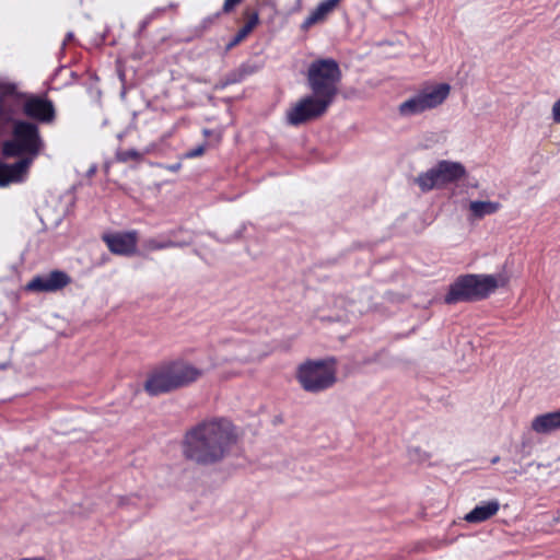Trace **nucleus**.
Instances as JSON below:
<instances>
[{"mask_svg": "<svg viewBox=\"0 0 560 560\" xmlns=\"http://www.w3.org/2000/svg\"><path fill=\"white\" fill-rule=\"evenodd\" d=\"M45 148L37 124L0 110V187L24 182Z\"/></svg>", "mask_w": 560, "mask_h": 560, "instance_id": "f257e3e1", "label": "nucleus"}, {"mask_svg": "<svg viewBox=\"0 0 560 560\" xmlns=\"http://www.w3.org/2000/svg\"><path fill=\"white\" fill-rule=\"evenodd\" d=\"M236 439L235 428L229 420L206 421L186 434L184 454L199 465H212L230 453Z\"/></svg>", "mask_w": 560, "mask_h": 560, "instance_id": "f03ea898", "label": "nucleus"}, {"mask_svg": "<svg viewBox=\"0 0 560 560\" xmlns=\"http://www.w3.org/2000/svg\"><path fill=\"white\" fill-rule=\"evenodd\" d=\"M0 110L21 119L24 114L42 124L55 120V108L50 101L32 97L18 90L14 83L0 78Z\"/></svg>", "mask_w": 560, "mask_h": 560, "instance_id": "7ed1b4c3", "label": "nucleus"}, {"mask_svg": "<svg viewBox=\"0 0 560 560\" xmlns=\"http://www.w3.org/2000/svg\"><path fill=\"white\" fill-rule=\"evenodd\" d=\"M203 371L185 361H174L154 369L144 383V389L156 396L186 386L202 375Z\"/></svg>", "mask_w": 560, "mask_h": 560, "instance_id": "20e7f679", "label": "nucleus"}, {"mask_svg": "<svg viewBox=\"0 0 560 560\" xmlns=\"http://www.w3.org/2000/svg\"><path fill=\"white\" fill-rule=\"evenodd\" d=\"M506 282L508 279L503 275L460 276L451 284L444 300L447 304L482 300Z\"/></svg>", "mask_w": 560, "mask_h": 560, "instance_id": "39448f33", "label": "nucleus"}, {"mask_svg": "<svg viewBox=\"0 0 560 560\" xmlns=\"http://www.w3.org/2000/svg\"><path fill=\"white\" fill-rule=\"evenodd\" d=\"M341 70L331 58L317 59L307 69V84L313 95L331 104L338 93Z\"/></svg>", "mask_w": 560, "mask_h": 560, "instance_id": "423d86ee", "label": "nucleus"}, {"mask_svg": "<svg viewBox=\"0 0 560 560\" xmlns=\"http://www.w3.org/2000/svg\"><path fill=\"white\" fill-rule=\"evenodd\" d=\"M447 83L427 84L398 105L397 112L402 118H410L442 105L450 95Z\"/></svg>", "mask_w": 560, "mask_h": 560, "instance_id": "0eeeda50", "label": "nucleus"}, {"mask_svg": "<svg viewBox=\"0 0 560 560\" xmlns=\"http://www.w3.org/2000/svg\"><path fill=\"white\" fill-rule=\"evenodd\" d=\"M296 378L305 392H324L337 381L336 361L334 359L306 361L299 366Z\"/></svg>", "mask_w": 560, "mask_h": 560, "instance_id": "6e6552de", "label": "nucleus"}, {"mask_svg": "<svg viewBox=\"0 0 560 560\" xmlns=\"http://www.w3.org/2000/svg\"><path fill=\"white\" fill-rule=\"evenodd\" d=\"M465 175L466 170L462 163L443 160L427 172L419 174L415 182L422 191H429L434 188H443Z\"/></svg>", "mask_w": 560, "mask_h": 560, "instance_id": "1a4fd4ad", "label": "nucleus"}, {"mask_svg": "<svg viewBox=\"0 0 560 560\" xmlns=\"http://www.w3.org/2000/svg\"><path fill=\"white\" fill-rule=\"evenodd\" d=\"M329 105V103L313 94L307 95L287 112V120L292 126H299L322 116Z\"/></svg>", "mask_w": 560, "mask_h": 560, "instance_id": "9d476101", "label": "nucleus"}, {"mask_svg": "<svg viewBox=\"0 0 560 560\" xmlns=\"http://www.w3.org/2000/svg\"><path fill=\"white\" fill-rule=\"evenodd\" d=\"M103 241L113 254L130 256L136 253L138 233L136 231H128L104 234Z\"/></svg>", "mask_w": 560, "mask_h": 560, "instance_id": "9b49d317", "label": "nucleus"}, {"mask_svg": "<svg viewBox=\"0 0 560 560\" xmlns=\"http://www.w3.org/2000/svg\"><path fill=\"white\" fill-rule=\"evenodd\" d=\"M70 283V277L59 270L49 272L48 275L37 276L33 278L26 285V290L34 292H55Z\"/></svg>", "mask_w": 560, "mask_h": 560, "instance_id": "f8f14e48", "label": "nucleus"}, {"mask_svg": "<svg viewBox=\"0 0 560 560\" xmlns=\"http://www.w3.org/2000/svg\"><path fill=\"white\" fill-rule=\"evenodd\" d=\"M177 234L176 230H172L166 234H161L155 237H149L143 241L142 247L144 250L151 253L174 247H185L191 243V240L174 241L172 237Z\"/></svg>", "mask_w": 560, "mask_h": 560, "instance_id": "ddd939ff", "label": "nucleus"}, {"mask_svg": "<svg viewBox=\"0 0 560 560\" xmlns=\"http://www.w3.org/2000/svg\"><path fill=\"white\" fill-rule=\"evenodd\" d=\"M532 429L538 434H549L560 429V410L537 416L532 421Z\"/></svg>", "mask_w": 560, "mask_h": 560, "instance_id": "4468645a", "label": "nucleus"}, {"mask_svg": "<svg viewBox=\"0 0 560 560\" xmlns=\"http://www.w3.org/2000/svg\"><path fill=\"white\" fill-rule=\"evenodd\" d=\"M500 504L497 500H491L488 502H482L479 505H476L469 513H467L464 517L468 523H481L499 511Z\"/></svg>", "mask_w": 560, "mask_h": 560, "instance_id": "2eb2a0df", "label": "nucleus"}, {"mask_svg": "<svg viewBox=\"0 0 560 560\" xmlns=\"http://www.w3.org/2000/svg\"><path fill=\"white\" fill-rule=\"evenodd\" d=\"M341 0H323L317 7L310 13V15L303 22V27L308 28L314 24L323 22L329 13H331Z\"/></svg>", "mask_w": 560, "mask_h": 560, "instance_id": "dca6fc26", "label": "nucleus"}, {"mask_svg": "<svg viewBox=\"0 0 560 560\" xmlns=\"http://www.w3.org/2000/svg\"><path fill=\"white\" fill-rule=\"evenodd\" d=\"M500 209V203L494 201H471L469 210L474 218L480 219L488 214H493Z\"/></svg>", "mask_w": 560, "mask_h": 560, "instance_id": "f3484780", "label": "nucleus"}, {"mask_svg": "<svg viewBox=\"0 0 560 560\" xmlns=\"http://www.w3.org/2000/svg\"><path fill=\"white\" fill-rule=\"evenodd\" d=\"M259 18L257 13H253L245 25L236 33L234 38L231 40V43L228 45V48H232L235 45L240 44L242 40H244L248 34L254 30V27L258 24Z\"/></svg>", "mask_w": 560, "mask_h": 560, "instance_id": "a211bd4d", "label": "nucleus"}, {"mask_svg": "<svg viewBox=\"0 0 560 560\" xmlns=\"http://www.w3.org/2000/svg\"><path fill=\"white\" fill-rule=\"evenodd\" d=\"M237 349L231 353L226 360H237V361H250L259 359L261 355L256 351H252L250 347L247 343L237 345Z\"/></svg>", "mask_w": 560, "mask_h": 560, "instance_id": "6ab92c4d", "label": "nucleus"}, {"mask_svg": "<svg viewBox=\"0 0 560 560\" xmlns=\"http://www.w3.org/2000/svg\"><path fill=\"white\" fill-rule=\"evenodd\" d=\"M551 118L553 122L560 124V97L552 104Z\"/></svg>", "mask_w": 560, "mask_h": 560, "instance_id": "aec40b11", "label": "nucleus"}, {"mask_svg": "<svg viewBox=\"0 0 560 560\" xmlns=\"http://www.w3.org/2000/svg\"><path fill=\"white\" fill-rule=\"evenodd\" d=\"M205 151H206V145L201 144V145H198L195 149H191V150L187 151L185 153V158L194 159V158L202 155L205 153Z\"/></svg>", "mask_w": 560, "mask_h": 560, "instance_id": "412c9836", "label": "nucleus"}, {"mask_svg": "<svg viewBox=\"0 0 560 560\" xmlns=\"http://www.w3.org/2000/svg\"><path fill=\"white\" fill-rule=\"evenodd\" d=\"M241 1L242 0H224L223 11L226 13L232 11Z\"/></svg>", "mask_w": 560, "mask_h": 560, "instance_id": "4be33fe9", "label": "nucleus"}, {"mask_svg": "<svg viewBox=\"0 0 560 560\" xmlns=\"http://www.w3.org/2000/svg\"><path fill=\"white\" fill-rule=\"evenodd\" d=\"M139 156H140L139 152H137L135 150H129V151H126L122 153L121 160L122 161H127L129 159L137 160V159H139Z\"/></svg>", "mask_w": 560, "mask_h": 560, "instance_id": "5701e85b", "label": "nucleus"}, {"mask_svg": "<svg viewBox=\"0 0 560 560\" xmlns=\"http://www.w3.org/2000/svg\"><path fill=\"white\" fill-rule=\"evenodd\" d=\"M166 168L171 172H177L180 168V164L179 163L171 164V165H167Z\"/></svg>", "mask_w": 560, "mask_h": 560, "instance_id": "b1692460", "label": "nucleus"}, {"mask_svg": "<svg viewBox=\"0 0 560 560\" xmlns=\"http://www.w3.org/2000/svg\"><path fill=\"white\" fill-rule=\"evenodd\" d=\"M72 38H73V33L69 32L66 36V40L63 42V45L66 44V42L71 40Z\"/></svg>", "mask_w": 560, "mask_h": 560, "instance_id": "393cba45", "label": "nucleus"}, {"mask_svg": "<svg viewBox=\"0 0 560 560\" xmlns=\"http://www.w3.org/2000/svg\"><path fill=\"white\" fill-rule=\"evenodd\" d=\"M7 366H8V364H7V363H1V364H0V370H4V369H7Z\"/></svg>", "mask_w": 560, "mask_h": 560, "instance_id": "a878e982", "label": "nucleus"}, {"mask_svg": "<svg viewBox=\"0 0 560 560\" xmlns=\"http://www.w3.org/2000/svg\"><path fill=\"white\" fill-rule=\"evenodd\" d=\"M498 462H499V457H498V456H495L494 458H492V459H491V463H492V464H495V463H498Z\"/></svg>", "mask_w": 560, "mask_h": 560, "instance_id": "bb28decb", "label": "nucleus"}]
</instances>
